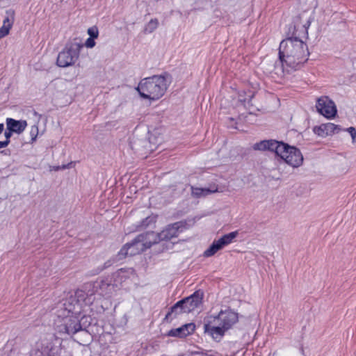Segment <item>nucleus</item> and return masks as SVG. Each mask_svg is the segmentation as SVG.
Wrapping results in <instances>:
<instances>
[{"instance_id":"obj_8","label":"nucleus","mask_w":356,"mask_h":356,"mask_svg":"<svg viewBox=\"0 0 356 356\" xmlns=\"http://www.w3.org/2000/svg\"><path fill=\"white\" fill-rule=\"evenodd\" d=\"M184 225L181 222H177L165 227L161 232L155 233V243L160 241H168L179 236L184 229Z\"/></svg>"},{"instance_id":"obj_25","label":"nucleus","mask_w":356,"mask_h":356,"mask_svg":"<svg viewBox=\"0 0 356 356\" xmlns=\"http://www.w3.org/2000/svg\"><path fill=\"white\" fill-rule=\"evenodd\" d=\"M348 131L350 133L353 141L356 142V129L354 127H351L348 129Z\"/></svg>"},{"instance_id":"obj_24","label":"nucleus","mask_w":356,"mask_h":356,"mask_svg":"<svg viewBox=\"0 0 356 356\" xmlns=\"http://www.w3.org/2000/svg\"><path fill=\"white\" fill-rule=\"evenodd\" d=\"M95 44L94 38H88L85 42V46L88 48H92L95 46Z\"/></svg>"},{"instance_id":"obj_18","label":"nucleus","mask_w":356,"mask_h":356,"mask_svg":"<svg viewBox=\"0 0 356 356\" xmlns=\"http://www.w3.org/2000/svg\"><path fill=\"white\" fill-rule=\"evenodd\" d=\"M218 192V187L215 185L209 188H192V195L195 197H205Z\"/></svg>"},{"instance_id":"obj_1","label":"nucleus","mask_w":356,"mask_h":356,"mask_svg":"<svg viewBox=\"0 0 356 356\" xmlns=\"http://www.w3.org/2000/svg\"><path fill=\"white\" fill-rule=\"evenodd\" d=\"M307 44L297 37L283 40L279 47V60L283 71L289 72L301 67L308 60Z\"/></svg>"},{"instance_id":"obj_17","label":"nucleus","mask_w":356,"mask_h":356,"mask_svg":"<svg viewBox=\"0 0 356 356\" xmlns=\"http://www.w3.org/2000/svg\"><path fill=\"white\" fill-rule=\"evenodd\" d=\"M27 126L26 120H16L13 118L6 119V128L7 130L11 131L13 133L21 134L24 131Z\"/></svg>"},{"instance_id":"obj_27","label":"nucleus","mask_w":356,"mask_h":356,"mask_svg":"<svg viewBox=\"0 0 356 356\" xmlns=\"http://www.w3.org/2000/svg\"><path fill=\"white\" fill-rule=\"evenodd\" d=\"M8 141H0V149L7 147Z\"/></svg>"},{"instance_id":"obj_11","label":"nucleus","mask_w":356,"mask_h":356,"mask_svg":"<svg viewBox=\"0 0 356 356\" xmlns=\"http://www.w3.org/2000/svg\"><path fill=\"white\" fill-rule=\"evenodd\" d=\"M80 328L81 325L76 317L67 316L64 318V324L58 326V331L61 333L76 334Z\"/></svg>"},{"instance_id":"obj_16","label":"nucleus","mask_w":356,"mask_h":356,"mask_svg":"<svg viewBox=\"0 0 356 356\" xmlns=\"http://www.w3.org/2000/svg\"><path fill=\"white\" fill-rule=\"evenodd\" d=\"M195 324L192 323H187L180 327L170 330L168 335L170 337H185L192 334L195 331Z\"/></svg>"},{"instance_id":"obj_3","label":"nucleus","mask_w":356,"mask_h":356,"mask_svg":"<svg viewBox=\"0 0 356 356\" xmlns=\"http://www.w3.org/2000/svg\"><path fill=\"white\" fill-rule=\"evenodd\" d=\"M169 81L165 76L156 75L142 79L136 90L143 99L155 101L166 92Z\"/></svg>"},{"instance_id":"obj_15","label":"nucleus","mask_w":356,"mask_h":356,"mask_svg":"<svg viewBox=\"0 0 356 356\" xmlns=\"http://www.w3.org/2000/svg\"><path fill=\"white\" fill-rule=\"evenodd\" d=\"M15 22V11L13 10H8L6 12V16L3 21V25L0 28V40L8 35L10 30L13 27Z\"/></svg>"},{"instance_id":"obj_23","label":"nucleus","mask_w":356,"mask_h":356,"mask_svg":"<svg viewBox=\"0 0 356 356\" xmlns=\"http://www.w3.org/2000/svg\"><path fill=\"white\" fill-rule=\"evenodd\" d=\"M88 34L91 38H97L99 35V31L97 27L92 26L88 29Z\"/></svg>"},{"instance_id":"obj_9","label":"nucleus","mask_w":356,"mask_h":356,"mask_svg":"<svg viewBox=\"0 0 356 356\" xmlns=\"http://www.w3.org/2000/svg\"><path fill=\"white\" fill-rule=\"evenodd\" d=\"M316 107L319 113L328 119L334 118L337 114L335 104L327 96L319 97Z\"/></svg>"},{"instance_id":"obj_5","label":"nucleus","mask_w":356,"mask_h":356,"mask_svg":"<svg viewBox=\"0 0 356 356\" xmlns=\"http://www.w3.org/2000/svg\"><path fill=\"white\" fill-rule=\"evenodd\" d=\"M276 155L293 168H298L303 163V156L300 151L298 148L284 143H282L278 147Z\"/></svg>"},{"instance_id":"obj_13","label":"nucleus","mask_w":356,"mask_h":356,"mask_svg":"<svg viewBox=\"0 0 356 356\" xmlns=\"http://www.w3.org/2000/svg\"><path fill=\"white\" fill-rule=\"evenodd\" d=\"M340 130L341 129L338 125L330 122L322 124L314 128V133L321 137H326L332 135L335 133H338Z\"/></svg>"},{"instance_id":"obj_19","label":"nucleus","mask_w":356,"mask_h":356,"mask_svg":"<svg viewBox=\"0 0 356 356\" xmlns=\"http://www.w3.org/2000/svg\"><path fill=\"white\" fill-rule=\"evenodd\" d=\"M90 334L86 330L80 328L79 331L75 334L74 340L79 344L86 345L90 341Z\"/></svg>"},{"instance_id":"obj_2","label":"nucleus","mask_w":356,"mask_h":356,"mask_svg":"<svg viewBox=\"0 0 356 356\" xmlns=\"http://www.w3.org/2000/svg\"><path fill=\"white\" fill-rule=\"evenodd\" d=\"M237 321L236 312L230 309L222 310L218 315H210L205 318L204 330L213 339L220 341Z\"/></svg>"},{"instance_id":"obj_21","label":"nucleus","mask_w":356,"mask_h":356,"mask_svg":"<svg viewBox=\"0 0 356 356\" xmlns=\"http://www.w3.org/2000/svg\"><path fill=\"white\" fill-rule=\"evenodd\" d=\"M159 25V22L156 19H151L145 26V31L147 33H152L156 29Z\"/></svg>"},{"instance_id":"obj_4","label":"nucleus","mask_w":356,"mask_h":356,"mask_svg":"<svg viewBox=\"0 0 356 356\" xmlns=\"http://www.w3.org/2000/svg\"><path fill=\"white\" fill-rule=\"evenodd\" d=\"M155 232H147L138 235L131 243L126 244L120 250V254L134 256L149 248L155 244Z\"/></svg>"},{"instance_id":"obj_28","label":"nucleus","mask_w":356,"mask_h":356,"mask_svg":"<svg viewBox=\"0 0 356 356\" xmlns=\"http://www.w3.org/2000/svg\"><path fill=\"white\" fill-rule=\"evenodd\" d=\"M3 124H0V134L3 131Z\"/></svg>"},{"instance_id":"obj_22","label":"nucleus","mask_w":356,"mask_h":356,"mask_svg":"<svg viewBox=\"0 0 356 356\" xmlns=\"http://www.w3.org/2000/svg\"><path fill=\"white\" fill-rule=\"evenodd\" d=\"M38 133H39V130H38V127L37 125H33L31 127V129H30V135H31V142H34L37 137H38Z\"/></svg>"},{"instance_id":"obj_6","label":"nucleus","mask_w":356,"mask_h":356,"mask_svg":"<svg viewBox=\"0 0 356 356\" xmlns=\"http://www.w3.org/2000/svg\"><path fill=\"white\" fill-rule=\"evenodd\" d=\"M82 44L74 42L67 44L57 57V65L61 67H67L74 64L79 56Z\"/></svg>"},{"instance_id":"obj_14","label":"nucleus","mask_w":356,"mask_h":356,"mask_svg":"<svg viewBox=\"0 0 356 356\" xmlns=\"http://www.w3.org/2000/svg\"><path fill=\"white\" fill-rule=\"evenodd\" d=\"M281 143V142H278L274 140H265L254 143L252 146V148L254 150H268L270 152H274L275 154H277L278 147H280Z\"/></svg>"},{"instance_id":"obj_12","label":"nucleus","mask_w":356,"mask_h":356,"mask_svg":"<svg viewBox=\"0 0 356 356\" xmlns=\"http://www.w3.org/2000/svg\"><path fill=\"white\" fill-rule=\"evenodd\" d=\"M309 1V8L308 10L302 13L300 17V19L302 20V27L304 29V33L305 35H307L308 34L307 30L314 19V11L318 5L316 0Z\"/></svg>"},{"instance_id":"obj_26","label":"nucleus","mask_w":356,"mask_h":356,"mask_svg":"<svg viewBox=\"0 0 356 356\" xmlns=\"http://www.w3.org/2000/svg\"><path fill=\"white\" fill-rule=\"evenodd\" d=\"M13 133V131H8V130L5 132V134H4L5 137H6L5 141H8V143H10V138L11 137Z\"/></svg>"},{"instance_id":"obj_10","label":"nucleus","mask_w":356,"mask_h":356,"mask_svg":"<svg viewBox=\"0 0 356 356\" xmlns=\"http://www.w3.org/2000/svg\"><path fill=\"white\" fill-rule=\"evenodd\" d=\"M202 298L203 293L200 291H197L191 296L180 300L183 304L184 312L186 314L194 311L202 303Z\"/></svg>"},{"instance_id":"obj_7","label":"nucleus","mask_w":356,"mask_h":356,"mask_svg":"<svg viewBox=\"0 0 356 356\" xmlns=\"http://www.w3.org/2000/svg\"><path fill=\"white\" fill-rule=\"evenodd\" d=\"M238 234V231H235L222 236L218 240H215L209 248L204 252L203 256L204 257L213 256L218 251L222 249L225 246L232 243Z\"/></svg>"},{"instance_id":"obj_29","label":"nucleus","mask_w":356,"mask_h":356,"mask_svg":"<svg viewBox=\"0 0 356 356\" xmlns=\"http://www.w3.org/2000/svg\"><path fill=\"white\" fill-rule=\"evenodd\" d=\"M149 151H150V152L153 151V148L150 147H149Z\"/></svg>"},{"instance_id":"obj_20","label":"nucleus","mask_w":356,"mask_h":356,"mask_svg":"<svg viewBox=\"0 0 356 356\" xmlns=\"http://www.w3.org/2000/svg\"><path fill=\"white\" fill-rule=\"evenodd\" d=\"M183 304L181 301L177 302L172 308L171 311L166 314L165 318L168 319L172 316V314L175 316L184 314Z\"/></svg>"}]
</instances>
